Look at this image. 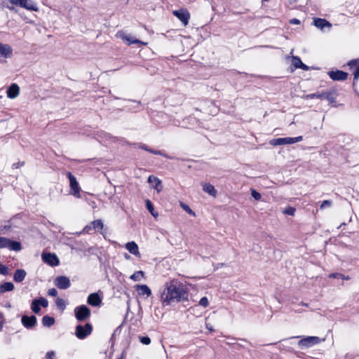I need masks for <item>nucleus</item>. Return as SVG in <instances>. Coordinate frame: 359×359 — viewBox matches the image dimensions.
Segmentation results:
<instances>
[{"label": "nucleus", "mask_w": 359, "mask_h": 359, "mask_svg": "<svg viewBox=\"0 0 359 359\" xmlns=\"http://www.w3.org/2000/svg\"><path fill=\"white\" fill-rule=\"evenodd\" d=\"M4 324H5L4 315L0 311V332L3 330Z\"/></svg>", "instance_id": "a19ab883"}, {"label": "nucleus", "mask_w": 359, "mask_h": 359, "mask_svg": "<svg viewBox=\"0 0 359 359\" xmlns=\"http://www.w3.org/2000/svg\"><path fill=\"white\" fill-rule=\"evenodd\" d=\"M55 285L61 290H66L71 285L70 280L65 276H57L55 279Z\"/></svg>", "instance_id": "f8f14e48"}, {"label": "nucleus", "mask_w": 359, "mask_h": 359, "mask_svg": "<svg viewBox=\"0 0 359 359\" xmlns=\"http://www.w3.org/2000/svg\"><path fill=\"white\" fill-rule=\"evenodd\" d=\"M40 306L46 308L48 306V302L44 297L34 299L31 304V309L34 313H39L41 311Z\"/></svg>", "instance_id": "1a4fd4ad"}, {"label": "nucleus", "mask_w": 359, "mask_h": 359, "mask_svg": "<svg viewBox=\"0 0 359 359\" xmlns=\"http://www.w3.org/2000/svg\"><path fill=\"white\" fill-rule=\"evenodd\" d=\"M135 289L141 296L149 297L151 295V290L147 285H135Z\"/></svg>", "instance_id": "aec40b11"}, {"label": "nucleus", "mask_w": 359, "mask_h": 359, "mask_svg": "<svg viewBox=\"0 0 359 359\" xmlns=\"http://www.w3.org/2000/svg\"><path fill=\"white\" fill-rule=\"evenodd\" d=\"M299 69H302L303 70L307 71L309 69V67L302 62V65H301V66Z\"/></svg>", "instance_id": "5fc2aeb1"}, {"label": "nucleus", "mask_w": 359, "mask_h": 359, "mask_svg": "<svg viewBox=\"0 0 359 359\" xmlns=\"http://www.w3.org/2000/svg\"><path fill=\"white\" fill-rule=\"evenodd\" d=\"M302 140H303V137L302 136L291 137L292 144H294V143H296V142H299L302 141Z\"/></svg>", "instance_id": "de8ad7c7"}, {"label": "nucleus", "mask_w": 359, "mask_h": 359, "mask_svg": "<svg viewBox=\"0 0 359 359\" xmlns=\"http://www.w3.org/2000/svg\"><path fill=\"white\" fill-rule=\"evenodd\" d=\"M290 22L292 25H299L300 24V21L299 20L297 19V18H293V19H291L290 20Z\"/></svg>", "instance_id": "3c124183"}, {"label": "nucleus", "mask_w": 359, "mask_h": 359, "mask_svg": "<svg viewBox=\"0 0 359 359\" xmlns=\"http://www.w3.org/2000/svg\"><path fill=\"white\" fill-rule=\"evenodd\" d=\"M67 176L69 180V194L74 196V197L81 198V188L76 180V178L70 172H67Z\"/></svg>", "instance_id": "f03ea898"}, {"label": "nucleus", "mask_w": 359, "mask_h": 359, "mask_svg": "<svg viewBox=\"0 0 359 359\" xmlns=\"http://www.w3.org/2000/svg\"><path fill=\"white\" fill-rule=\"evenodd\" d=\"M20 93V88L16 83L11 84L7 90V97L11 99L16 98Z\"/></svg>", "instance_id": "a211bd4d"}, {"label": "nucleus", "mask_w": 359, "mask_h": 359, "mask_svg": "<svg viewBox=\"0 0 359 359\" xmlns=\"http://www.w3.org/2000/svg\"><path fill=\"white\" fill-rule=\"evenodd\" d=\"M126 248L131 254L135 256L140 255L138 246L134 241L127 243L126 245Z\"/></svg>", "instance_id": "5701e85b"}, {"label": "nucleus", "mask_w": 359, "mask_h": 359, "mask_svg": "<svg viewBox=\"0 0 359 359\" xmlns=\"http://www.w3.org/2000/svg\"><path fill=\"white\" fill-rule=\"evenodd\" d=\"M208 304L209 302L207 297H204L200 299L199 305H201V306L205 308L208 306Z\"/></svg>", "instance_id": "ea45409f"}, {"label": "nucleus", "mask_w": 359, "mask_h": 359, "mask_svg": "<svg viewBox=\"0 0 359 359\" xmlns=\"http://www.w3.org/2000/svg\"><path fill=\"white\" fill-rule=\"evenodd\" d=\"M10 11H14L15 10V8L13 6H6Z\"/></svg>", "instance_id": "6e6d98bb"}, {"label": "nucleus", "mask_w": 359, "mask_h": 359, "mask_svg": "<svg viewBox=\"0 0 359 359\" xmlns=\"http://www.w3.org/2000/svg\"><path fill=\"white\" fill-rule=\"evenodd\" d=\"M74 313L79 321H83L90 316V310L86 305H81L75 308Z\"/></svg>", "instance_id": "423d86ee"}, {"label": "nucleus", "mask_w": 359, "mask_h": 359, "mask_svg": "<svg viewBox=\"0 0 359 359\" xmlns=\"http://www.w3.org/2000/svg\"><path fill=\"white\" fill-rule=\"evenodd\" d=\"M48 294L51 297H56L57 295V291L55 288L49 289Z\"/></svg>", "instance_id": "c03bdc74"}, {"label": "nucleus", "mask_w": 359, "mask_h": 359, "mask_svg": "<svg viewBox=\"0 0 359 359\" xmlns=\"http://www.w3.org/2000/svg\"><path fill=\"white\" fill-rule=\"evenodd\" d=\"M332 205V201L329 200H325L323 201V203L320 205V209H323L326 207H330Z\"/></svg>", "instance_id": "37998d69"}, {"label": "nucleus", "mask_w": 359, "mask_h": 359, "mask_svg": "<svg viewBox=\"0 0 359 359\" xmlns=\"http://www.w3.org/2000/svg\"><path fill=\"white\" fill-rule=\"evenodd\" d=\"M55 304L57 306L62 310H64L66 307L65 302L62 298H57Z\"/></svg>", "instance_id": "72a5a7b5"}, {"label": "nucleus", "mask_w": 359, "mask_h": 359, "mask_svg": "<svg viewBox=\"0 0 359 359\" xmlns=\"http://www.w3.org/2000/svg\"><path fill=\"white\" fill-rule=\"evenodd\" d=\"M150 153H151L153 154H156V155H161V156H164L165 158H171L169 156H168L167 154H164L161 150H154V149H151Z\"/></svg>", "instance_id": "58836bf2"}, {"label": "nucleus", "mask_w": 359, "mask_h": 359, "mask_svg": "<svg viewBox=\"0 0 359 359\" xmlns=\"http://www.w3.org/2000/svg\"><path fill=\"white\" fill-rule=\"evenodd\" d=\"M87 302L93 306H98L102 302V299L97 293H91L88 297Z\"/></svg>", "instance_id": "f3484780"}, {"label": "nucleus", "mask_w": 359, "mask_h": 359, "mask_svg": "<svg viewBox=\"0 0 359 359\" xmlns=\"http://www.w3.org/2000/svg\"><path fill=\"white\" fill-rule=\"evenodd\" d=\"M125 257H126V259H129L130 257L128 254H126Z\"/></svg>", "instance_id": "13d9d810"}, {"label": "nucleus", "mask_w": 359, "mask_h": 359, "mask_svg": "<svg viewBox=\"0 0 359 359\" xmlns=\"http://www.w3.org/2000/svg\"><path fill=\"white\" fill-rule=\"evenodd\" d=\"M341 278L343 279H346V280H348L349 278L347 276V277H344V276L342 277H341Z\"/></svg>", "instance_id": "bf43d9fd"}, {"label": "nucleus", "mask_w": 359, "mask_h": 359, "mask_svg": "<svg viewBox=\"0 0 359 359\" xmlns=\"http://www.w3.org/2000/svg\"><path fill=\"white\" fill-rule=\"evenodd\" d=\"M139 147H140V149H144V150H145V151H147L150 152L151 149H150V148H149V147H148V146H147V145H146V144H139Z\"/></svg>", "instance_id": "09e8293b"}, {"label": "nucleus", "mask_w": 359, "mask_h": 359, "mask_svg": "<svg viewBox=\"0 0 359 359\" xmlns=\"http://www.w3.org/2000/svg\"><path fill=\"white\" fill-rule=\"evenodd\" d=\"M93 230H94V229L93 228L92 222L90 224L86 226L83 229V231L88 233H90L91 231Z\"/></svg>", "instance_id": "49530a36"}, {"label": "nucleus", "mask_w": 359, "mask_h": 359, "mask_svg": "<svg viewBox=\"0 0 359 359\" xmlns=\"http://www.w3.org/2000/svg\"><path fill=\"white\" fill-rule=\"evenodd\" d=\"M14 290V285L11 282H5L0 285V293L11 292Z\"/></svg>", "instance_id": "393cba45"}, {"label": "nucleus", "mask_w": 359, "mask_h": 359, "mask_svg": "<svg viewBox=\"0 0 359 359\" xmlns=\"http://www.w3.org/2000/svg\"><path fill=\"white\" fill-rule=\"evenodd\" d=\"M55 356V353L53 351H48L46 354V358L47 359H54Z\"/></svg>", "instance_id": "a18cd8bd"}, {"label": "nucleus", "mask_w": 359, "mask_h": 359, "mask_svg": "<svg viewBox=\"0 0 359 359\" xmlns=\"http://www.w3.org/2000/svg\"><path fill=\"white\" fill-rule=\"evenodd\" d=\"M206 327H207L208 330H210V331H212V330H212V328L211 327H209L208 324L206 325Z\"/></svg>", "instance_id": "4d7b16f0"}, {"label": "nucleus", "mask_w": 359, "mask_h": 359, "mask_svg": "<svg viewBox=\"0 0 359 359\" xmlns=\"http://www.w3.org/2000/svg\"><path fill=\"white\" fill-rule=\"evenodd\" d=\"M147 182L155 189L157 192H161L163 189L161 181L154 175H150L148 177Z\"/></svg>", "instance_id": "dca6fc26"}, {"label": "nucleus", "mask_w": 359, "mask_h": 359, "mask_svg": "<svg viewBox=\"0 0 359 359\" xmlns=\"http://www.w3.org/2000/svg\"><path fill=\"white\" fill-rule=\"evenodd\" d=\"M8 273V267L0 264V273L5 276L7 275Z\"/></svg>", "instance_id": "79ce46f5"}, {"label": "nucleus", "mask_w": 359, "mask_h": 359, "mask_svg": "<svg viewBox=\"0 0 359 359\" xmlns=\"http://www.w3.org/2000/svg\"><path fill=\"white\" fill-rule=\"evenodd\" d=\"M6 307H8V308H11V304H10V303L7 304H6Z\"/></svg>", "instance_id": "052dcab7"}, {"label": "nucleus", "mask_w": 359, "mask_h": 359, "mask_svg": "<svg viewBox=\"0 0 359 359\" xmlns=\"http://www.w3.org/2000/svg\"><path fill=\"white\" fill-rule=\"evenodd\" d=\"M173 15L176 16L184 26L187 25L189 23V20L190 18V13L187 9H179L173 11Z\"/></svg>", "instance_id": "9d476101"}, {"label": "nucleus", "mask_w": 359, "mask_h": 359, "mask_svg": "<svg viewBox=\"0 0 359 359\" xmlns=\"http://www.w3.org/2000/svg\"><path fill=\"white\" fill-rule=\"evenodd\" d=\"M321 339L318 337H306L299 341L298 345L300 348H310L316 344L321 342Z\"/></svg>", "instance_id": "0eeeda50"}, {"label": "nucleus", "mask_w": 359, "mask_h": 359, "mask_svg": "<svg viewBox=\"0 0 359 359\" xmlns=\"http://www.w3.org/2000/svg\"><path fill=\"white\" fill-rule=\"evenodd\" d=\"M328 75L333 81H344L348 77V73L341 71H330Z\"/></svg>", "instance_id": "2eb2a0df"}, {"label": "nucleus", "mask_w": 359, "mask_h": 359, "mask_svg": "<svg viewBox=\"0 0 359 359\" xmlns=\"http://www.w3.org/2000/svg\"><path fill=\"white\" fill-rule=\"evenodd\" d=\"M351 69L353 70V86H354L359 79V59L351 60L348 62Z\"/></svg>", "instance_id": "9b49d317"}, {"label": "nucleus", "mask_w": 359, "mask_h": 359, "mask_svg": "<svg viewBox=\"0 0 359 359\" xmlns=\"http://www.w3.org/2000/svg\"><path fill=\"white\" fill-rule=\"evenodd\" d=\"M116 36L122 39L127 45H131L135 43L147 45V43H144L135 37L131 34H127L123 31H119L116 34Z\"/></svg>", "instance_id": "20e7f679"}, {"label": "nucleus", "mask_w": 359, "mask_h": 359, "mask_svg": "<svg viewBox=\"0 0 359 359\" xmlns=\"http://www.w3.org/2000/svg\"><path fill=\"white\" fill-rule=\"evenodd\" d=\"M26 276V271L24 269H17L13 275V280L17 283L22 282Z\"/></svg>", "instance_id": "b1692460"}, {"label": "nucleus", "mask_w": 359, "mask_h": 359, "mask_svg": "<svg viewBox=\"0 0 359 359\" xmlns=\"http://www.w3.org/2000/svg\"><path fill=\"white\" fill-rule=\"evenodd\" d=\"M325 97V93H311V94L306 95V97L309 98V99H313V98L323 99Z\"/></svg>", "instance_id": "473e14b6"}, {"label": "nucleus", "mask_w": 359, "mask_h": 359, "mask_svg": "<svg viewBox=\"0 0 359 359\" xmlns=\"http://www.w3.org/2000/svg\"><path fill=\"white\" fill-rule=\"evenodd\" d=\"M181 207L189 215L194 216L195 212L186 204L181 203Z\"/></svg>", "instance_id": "4c0bfd02"}, {"label": "nucleus", "mask_w": 359, "mask_h": 359, "mask_svg": "<svg viewBox=\"0 0 359 359\" xmlns=\"http://www.w3.org/2000/svg\"><path fill=\"white\" fill-rule=\"evenodd\" d=\"M325 93V97L323 99H326L327 100L332 101V97H331V93Z\"/></svg>", "instance_id": "864d4df0"}, {"label": "nucleus", "mask_w": 359, "mask_h": 359, "mask_svg": "<svg viewBox=\"0 0 359 359\" xmlns=\"http://www.w3.org/2000/svg\"><path fill=\"white\" fill-rule=\"evenodd\" d=\"M55 323V319L49 316H44L42 318V324L44 327H50Z\"/></svg>", "instance_id": "bb28decb"}, {"label": "nucleus", "mask_w": 359, "mask_h": 359, "mask_svg": "<svg viewBox=\"0 0 359 359\" xmlns=\"http://www.w3.org/2000/svg\"><path fill=\"white\" fill-rule=\"evenodd\" d=\"M123 353H122L121 356L117 359H123Z\"/></svg>", "instance_id": "680f3d73"}, {"label": "nucleus", "mask_w": 359, "mask_h": 359, "mask_svg": "<svg viewBox=\"0 0 359 359\" xmlns=\"http://www.w3.org/2000/svg\"><path fill=\"white\" fill-rule=\"evenodd\" d=\"M143 276L144 272L142 271H138L131 275L130 278L134 281H140Z\"/></svg>", "instance_id": "c756f323"}, {"label": "nucleus", "mask_w": 359, "mask_h": 359, "mask_svg": "<svg viewBox=\"0 0 359 359\" xmlns=\"http://www.w3.org/2000/svg\"><path fill=\"white\" fill-rule=\"evenodd\" d=\"M140 341L142 344L144 345H149L151 343V339L147 336L139 337Z\"/></svg>", "instance_id": "c9c22d12"}, {"label": "nucleus", "mask_w": 359, "mask_h": 359, "mask_svg": "<svg viewBox=\"0 0 359 359\" xmlns=\"http://www.w3.org/2000/svg\"><path fill=\"white\" fill-rule=\"evenodd\" d=\"M289 3L294 8H301L306 4V0H289Z\"/></svg>", "instance_id": "cd10ccee"}, {"label": "nucleus", "mask_w": 359, "mask_h": 359, "mask_svg": "<svg viewBox=\"0 0 359 359\" xmlns=\"http://www.w3.org/2000/svg\"><path fill=\"white\" fill-rule=\"evenodd\" d=\"M37 319L35 316H28L24 315L22 316L21 323L27 329H32L36 325Z\"/></svg>", "instance_id": "ddd939ff"}, {"label": "nucleus", "mask_w": 359, "mask_h": 359, "mask_svg": "<svg viewBox=\"0 0 359 359\" xmlns=\"http://www.w3.org/2000/svg\"><path fill=\"white\" fill-rule=\"evenodd\" d=\"M146 207L154 217H156L158 216V213L154 211V205L149 200L146 201Z\"/></svg>", "instance_id": "7c9ffc66"}, {"label": "nucleus", "mask_w": 359, "mask_h": 359, "mask_svg": "<svg viewBox=\"0 0 359 359\" xmlns=\"http://www.w3.org/2000/svg\"><path fill=\"white\" fill-rule=\"evenodd\" d=\"M157 294L163 306L188 300L189 297L184 285L175 279L165 282L158 289Z\"/></svg>", "instance_id": "f257e3e1"}, {"label": "nucleus", "mask_w": 359, "mask_h": 359, "mask_svg": "<svg viewBox=\"0 0 359 359\" xmlns=\"http://www.w3.org/2000/svg\"><path fill=\"white\" fill-rule=\"evenodd\" d=\"M203 190L212 196H215L217 195L216 189L214 186L210 184H204L203 186Z\"/></svg>", "instance_id": "a878e982"}, {"label": "nucleus", "mask_w": 359, "mask_h": 359, "mask_svg": "<svg viewBox=\"0 0 359 359\" xmlns=\"http://www.w3.org/2000/svg\"><path fill=\"white\" fill-rule=\"evenodd\" d=\"M92 332V326L89 323H86L84 326L79 325L76 327V336L79 339H84Z\"/></svg>", "instance_id": "6e6552de"}, {"label": "nucleus", "mask_w": 359, "mask_h": 359, "mask_svg": "<svg viewBox=\"0 0 359 359\" xmlns=\"http://www.w3.org/2000/svg\"><path fill=\"white\" fill-rule=\"evenodd\" d=\"M342 276H343V275L341 274V273H331V274L329 275L330 278H341Z\"/></svg>", "instance_id": "8fccbe9b"}, {"label": "nucleus", "mask_w": 359, "mask_h": 359, "mask_svg": "<svg viewBox=\"0 0 359 359\" xmlns=\"http://www.w3.org/2000/svg\"><path fill=\"white\" fill-rule=\"evenodd\" d=\"M295 212V208L291 206L287 207L284 210L283 213L287 215H294Z\"/></svg>", "instance_id": "f704fd0d"}, {"label": "nucleus", "mask_w": 359, "mask_h": 359, "mask_svg": "<svg viewBox=\"0 0 359 359\" xmlns=\"http://www.w3.org/2000/svg\"><path fill=\"white\" fill-rule=\"evenodd\" d=\"M12 5L18 6L29 11H36L38 8L32 0H8Z\"/></svg>", "instance_id": "39448f33"}, {"label": "nucleus", "mask_w": 359, "mask_h": 359, "mask_svg": "<svg viewBox=\"0 0 359 359\" xmlns=\"http://www.w3.org/2000/svg\"><path fill=\"white\" fill-rule=\"evenodd\" d=\"M24 165V162H18L16 163H13V167L15 168H19L20 167Z\"/></svg>", "instance_id": "603ef678"}, {"label": "nucleus", "mask_w": 359, "mask_h": 359, "mask_svg": "<svg viewBox=\"0 0 359 359\" xmlns=\"http://www.w3.org/2000/svg\"><path fill=\"white\" fill-rule=\"evenodd\" d=\"M0 248H8L11 250L19 251L22 248L20 242L13 241L9 238L0 236Z\"/></svg>", "instance_id": "7ed1b4c3"}, {"label": "nucleus", "mask_w": 359, "mask_h": 359, "mask_svg": "<svg viewBox=\"0 0 359 359\" xmlns=\"http://www.w3.org/2000/svg\"><path fill=\"white\" fill-rule=\"evenodd\" d=\"M42 259L51 266H57L60 262L56 255L53 253H43Z\"/></svg>", "instance_id": "4468645a"}, {"label": "nucleus", "mask_w": 359, "mask_h": 359, "mask_svg": "<svg viewBox=\"0 0 359 359\" xmlns=\"http://www.w3.org/2000/svg\"><path fill=\"white\" fill-rule=\"evenodd\" d=\"M251 196L256 201H259L262 198L261 194L259 192H257L256 190L253 189H251Z\"/></svg>", "instance_id": "e433bc0d"}, {"label": "nucleus", "mask_w": 359, "mask_h": 359, "mask_svg": "<svg viewBox=\"0 0 359 359\" xmlns=\"http://www.w3.org/2000/svg\"><path fill=\"white\" fill-rule=\"evenodd\" d=\"M313 25L320 29H323L325 27L330 28L332 26L327 20L322 18H315L313 20Z\"/></svg>", "instance_id": "4be33fe9"}, {"label": "nucleus", "mask_w": 359, "mask_h": 359, "mask_svg": "<svg viewBox=\"0 0 359 359\" xmlns=\"http://www.w3.org/2000/svg\"><path fill=\"white\" fill-rule=\"evenodd\" d=\"M292 64L295 68H299L302 62L298 56L292 57Z\"/></svg>", "instance_id": "2f4dec72"}, {"label": "nucleus", "mask_w": 359, "mask_h": 359, "mask_svg": "<svg viewBox=\"0 0 359 359\" xmlns=\"http://www.w3.org/2000/svg\"><path fill=\"white\" fill-rule=\"evenodd\" d=\"M269 144L273 146L292 144L291 137H279L270 140Z\"/></svg>", "instance_id": "6ab92c4d"}, {"label": "nucleus", "mask_w": 359, "mask_h": 359, "mask_svg": "<svg viewBox=\"0 0 359 359\" xmlns=\"http://www.w3.org/2000/svg\"><path fill=\"white\" fill-rule=\"evenodd\" d=\"M12 52L13 50L9 45L0 43V56L6 58L10 57L12 55Z\"/></svg>", "instance_id": "412c9836"}, {"label": "nucleus", "mask_w": 359, "mask_h": 359, "mask_svg": "<svg viewBox=\"0 0 359 359\" xmlns=\"http://www.w3.org/2000/svg\"><path fill=\"white\" fill-rule=\"evenodd\" d=\"M93 228L95 231L102 230L104 227L103 222L101 219H97L92 222Z\"/></svg>", "instance_id": "c85d7f7f"}]
</instances>
